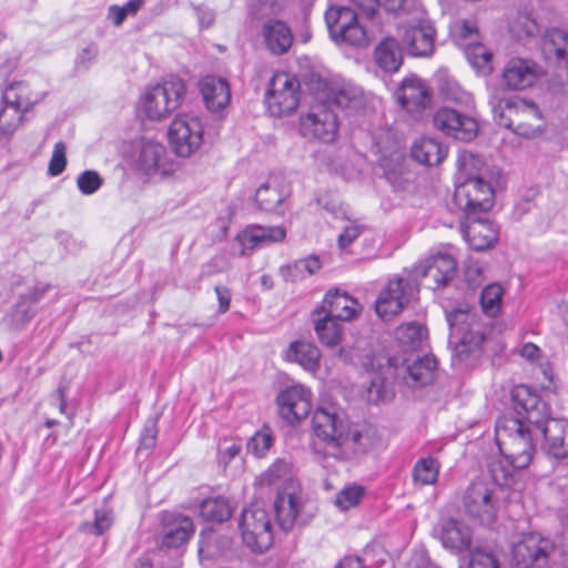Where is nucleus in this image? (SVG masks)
Listing matches in <instances>:
<instances>
[{
    "instance_id": "obj_1",
    "label": "nucleus",
    "mask_w": 568,
    "mask_h": 568,
    "mask_svg": "<svg viewBox=\"0 0 568 568\" xmlns=\"http://www.w3.org/2000/svg\"><path fill=\"white\" fill-rule=\"evenodd\" d=\"M314 440L312 448L323 459L346 462L366 453L374 446L367 428L352 425L337 408L318 407L312 417Z\"/></svg>"
},
{
    "instance_id": "obj_2",
    "label": "nucleus",
    "mask_w": 568,
    "mask_h": 568,
    "mask_svg": "<svg viewBox=\"0 0 568 568\" xmlns=\"http://www.w3.org/2000/svg\"><path fill=\"white\" fill-rule=\"evenodd\" d=\"M511 399L514 412L534 425L537 434L542 435V452L551 458L566 459L568 457V446L565 443L567 422L550 418L548 404L526 385L516 386L511 392Z\"/></svg>"
},
{
    "instance_id": "obj_3",
    "label": "nucleus",
    "mask_w": 568,
    "mask_h": 568,
    "mask_svg": "<svg viewBox=\"0 0 568 568\" xmlns=\"http://www.w3.org/2000/svg\"><path fill=\"white\" fill-rule=\"evenodd\" d=\"M262 488L275 491L274 511L283 530H291L303 507L301 487L295 479L292 460L277 458L255 480Z\"/></svg>"
},
{
    "instance_id": "obj_4",
    "label": "nucleus",
    "mask_w": 568,
    "mask_h": 568,
    "mask_svg": "<svg viewBox=\"0 0 568 568\" xmlns=\"http://www.w3.org/2000/svg\"><path fill=\"white\" fill-rule=\"evenodd\" d=\"M386 10L404 18L398 32L412 55L433 54L436 32L419 0H386Z\"/></svg>"
},
{
    "instance_id": "obj_5",
    "label": "nucleus",
    "mask_w": 568,
    "mask_h": 568,
    "mask_svg": "<svg viewBox=\"0 0 568 568\" xmlns=\"http://www.w3.org/2000/svg\"><path fill=\"white\" fill-rule=\"evenodd\" d=\"M480 163L479 158L468 152H464L458 159L454 203L465 213V219L487 212L494 205L495 192L491 184L473 172Z\"/></svg>"
},
{
    "instance_id": "obj_6",
    "label": "nucleus",
    "mask_w": 568,
    "mask_h": 568,
    "mask_svg": "<svg viewBox=\"0 0 568 568\" xmlns=\"http://www.w3.org/2000/svg\"><path fill=\"white\" fill-rule=\"evenodd\" d=\"M516 416H503L495 426L496 443L500 454L515 469L529 466L535 454L534 425L515 412Z\"/></svg>"
},
{
    "instance_id": "obj_7",
    "label": "nucleus",
    "mask_w": 568,
    "mask_h": 568,
    "mask_svg": "<svg viewBox=\"0 0 568 568\" xmlns=\"http://www.w3.org/2000/svg\"><path fill=\"white\" fill-rule=\"evenodd\" d=\"M450 327L449 343L454 345L453 361L466 363L480 353L488 326L480 315L470 310L456 308L447 314Z\"/></svg>"
},
{
    "instance_id": "obj_8",
    "label": "nucleus",
    "mask_w": 568,
    "mask_h": 568,
    "mask_svg": "<svg viewBox=\"0 0 568 568\" xmlns=\"http://www.w3.org/2000/svg\"><path fill=\"white\" fill-rule=\"evenodd\" d=\"M503 91H495L489 99L493 113L500 125L513 128L526 138H535L541 133V112L530 101L513 100L501 97Z\"/></svg>"
},
{
    "instance_id": "obj_9",
    "label": "nucleus",
    "mask_w": 568,
    "mask_h": 568,
    "mask_svg": "<svg viewBox=\"0 0 568 568\" xmlns=\"http://www.w3.org/2000/svg\"><path fill=\"white\" fill-rule=\"evenodd\" d=\"M44 97V92H33L24 81L8 84L2 92L4 108L0 110V131L12 134L21 124L23 114L31 111Z\"/></svg>"
},
{
    "instance_id": "obj_10",
    "label": "nucleus",
    "mask_w": 568,
    "mask_h": 568,
    "mask_svg": "<svg viewBox=\"0 0 568 568\" xmlns=\"http://www.w3.org/2000/svg\"><path fill=\"white\" fill-rule=\"evenodd\" d=\"M184 93V82L171 77L144 92L141 99L142 110L152 121L165 119L181 105Z\"/></svg>"
},
{
    "instance_id": "obj_11",
    "label": "nucleus",
    "mask_w": 568,
    "mask_h": 568,
    "mask_svg": "<svg viewBox=\"0 0 568 568\" xmlns=\"http://www.w3.org/2000/svg\"><path fill=\"white\" fill-rule=\"evenodd\" d=\"M239 528L244 545L253 552L262 554L273 544L270 514L258 503H254L243 509Z\"/></svg>"
},
{
    "instance_id": "obj_12",
    "label": "nucleus",
    "mask_w": 568,
    "mask_h": 568,
    "mask_svg": "<svg viewBox=\"0 0 568 568\" xmlns=\"http://www.w3.org/2000/svg\"><path fill=\"white\" fill-rule=\"evenodd\" d=\"M325 22L329 37L335 43L355 47L367 43L366 30L353 9L345 6H331L325 12Z\"/></svg>"
},
{
    "instance_id": "obj_13",
    "label": "nucleus",
    "mask_w": 568,
    "mask_h": 568,
    "mask_svg": "<svg viewBox=\"0 0 568 568\" xmlns=\"http://www.w3.org/2000/svg\"><path fill=\"white\" fill-rule=\"evenodd\" d=\"M300 101V82L287 72H275L270 80L265 102L270 113L283 116L294 112Z\"/></svg>"
},
{
    "instance_id": "obj_14",
    "label": "nucleus",
    "mask_w": 568,
    "mask_h": 568,
    "mask_svg": "<svg viewBox=\"0 0 568 568\" xmlns=\"http://www.w3.org/2000/svg\"><path fill=\"white\" fill-rule=\"evenodd\" d=\"M463 505L466 514L483 525H491L496 519L498 500L488 483L473 481L464 495Z\"/></svg>"
},
{
    "instance_id": "obj_15",
    "label": "nucleus",
    "mask_w": 568,
    "mask_h": 568,
    "mask_svg": "<svg viewBox=\"0 0 568 568\" xmlns=\"http://www.w3.org/2000/svg\"><path fill=\"white\" fill-rule=\"evenodd\" d=\"M168 134L174 152L179 156L187 158L202 144L203 125L197 116L179 114L172 121Z\"/></svg>"
},
{
    "instance_id": "obj_16",
    "label": "nucleus",
    "mask_w": 568,
    "mask_h": 568,
    "mask_svg": "<svg viewBox=\"0 0 568 568\" xmlns=\"http://www.w3.org/2000/svg\"><path fill=\"white\" fill-rule=\"evenodd\" d=\"M456 262L448 254H436L414 265L412 276L414 281H424L430 290L440 288L454 277Z\"/></svg>"
},
{
    "instance_id": "obj_17",
    "label": "nucleus",
    "mask_w": 568,
    "mask_h": 568,
    "mask_svg": "<svg viewBox=\"0 0 568 568\" xmlns=\"http://www.w3.org/2000/svg\"><path fill=\"white\" fill-rule=\"evenodd\" d=\"M300 124L302 135L307 139L331 143L337 136V115L325 104L312 106L311 111L301 118Z\"/></svg>"
},
{
    "instance_id": "obj_18",
    "label": "nucleus",
    "mask_w": 568,
    "mask_h": 568,
    "mask_svg": "<svg viewBox=\"0 0 568 568\" xmlns=\"http://www.w3.org/2000/svg\"><path fill=\"white\" fill-rule=\"evenodd\" d=\"M415 292L414 285L405 278L390 280L375 302L377 315L387 321L397 315L409 303Z\"/></svg>"
},
{
    "instance_id": "obj_19",
    "label": "nucleus",
    "mask_w": 568,
    "mask_h": 568,
    "mask_svg": "<svg viewBox=\"0 0 568 568\" xmlns=\"http://www.w3.org/2000/svg\"><path fill=\"white\" fill-rule=\"evenodd\" d=\"M554 549L550 540L529 534L514 545L513 557L517 568H542Z\"/></svg>"
},
{
    "instance_id": "obj_20",
    "label": "nucleus",
    "mask_w": 568,
    "mask_h": 568,
    "mask_svg": "<svg viewBox=\"0 0 568 568\" xmlns=\"http://www.w3.org/2000/svg\"><path fill=\"white\" fill-rule=\"evenodd\" d=\"M49 290V284H37L27 292L19 294L17 302L3 318L6 326L10 331H22L38 313L37 304Z\"/></svg>"
},
{
    "instance_id": "obj_21",
    "label": "nucleus",
    "mask_w": 568,
    "mask_h": 568,
    "mask_svg": "<svg viewBox=\"0 0 568 568\" xmlns=\"http://www.w3.org/2000/svg\"><path fill=\"white\" fill-rule=\"evenodd\" d=\"M434 125L444 134L463 141L473 140L478 130L474 118L448 106L438 109L433 118Z\"/></svg>"
},
{
    "instance_id": "obj_22",
    "label": "nucleus",
    "mask_w": 568,
    "mask_h": 568,
    "mask_svg": "<svg viewBox=\"0 0 568 568\" xmlns=\"http://www.w3.org/2000/svg\"><path fill=\"white\" fill-rule=\"evenodd\" d=\"M280 415L290 424L304 419L312 408V393L303 385L286 387L277 396Z\"/></svg>"
},
{
    "instance_id": "obj_23",
    "label": "nucleus",
    "mask_w": 568,
    "mask_h": 568,
    "mask_svg": "<svg viewBox=\"0 0 568 568\" xmlns=\"http://www.w3.org/2000/svg\"><path fill=\"white\" fill-rule=\"evenodd\" d=\"M362 307L359 303L346 294L345 292H341L338 288L329 290L320 306H317L313 315L314 316H324L331 318L335 322L338 321H351L355 318Z\"/></svg>"
},
{
    "instance_id": "obj_24",
    "label": "nucleus",
    "mask_w": 568,
    "mask_h": 568,
    "mask_svg": "<svg viewBox=\"0 0 568 568\" xmlns=\"http://www.w3.org/2000/svg\"><path fill=\"white\" fill-rule=\"evenodd\" d=\"M542 74V68L534 60L513 58L503 70V80L509 89L524 90L537 83Z\"/></svg>"
},
{
    "instance_id": "obj_25",
    "label": "nucleus",
    "mask_w": 568,
    "mask_h": 568,
    "mask_svg": "<svg viewBox=\"0 0 568 568\" xmlns=\"http://www.w3.org/2000/svg\"><path fill=\"white\" fill-rule=\"evenodd\" d=\"M136 164L139 170L148 176H164L172 172L165 146L153 140L142 142Z\"/></svg>"
},
{
    "instance_id": "obj_26",
    "label": "nucleus",
    "mask_w": 568,
    "mask_h": 568,
    "mask_svg": "<svg viewBox=\"0 0 568 568\" xmlns=\"http://www.w3.org/2000/svg\"><path fill=\"white\" fill-rule=\"evenodd\" d=\"M285 236L286 231L282 226H252L239 233L235 241L240 254L246 255L262 245L281 242Z\"/></svg>"
},
{
    "instance_id": "obj_27",
    "label": "nucleus",
    "mask_w": 568,
    "mask_h": 568,
    "mask_svg": "<svg viewBox=\"0 0 568 568\" xmlns=\"http://www.w3.org/2000/svg\"><path fill=\"white\" fill-rule=\"evenodd\" d=\"M463 232L466 241L476 251L491 247L498 240V230L486 219L471 215L466 219Z\"/></svg>"
},
{
    "instance_id": "obj_28",
    "label": "nucleus",
    "mask_w": 568,
    "mask_h": 568,
    "mask_svg": "<svg viewBox=\"0 0 568 568\" xmlns=\"http://www.w3.org/2000/svg\"><path fill=\"white\" fill-rule=\"evenodd\" d=\"M400 104L408 111L415 112L430 104L432 95L428 87L416 77L406 78L397 92Z\"/></svg>"
},
{
    "instance_id": "obj_29",
    "label": "nucleus",
    "mask_w": 568,
    "mask_h": 568,
    "mask_svg": "<svg viewBox=\"0 0 568 568\" xmlns=\"http://www.w3.org/2000/svg\"><path fill=\"white\" fill-rule=\"evenodd\" d=\"M194 534L191 518L182 515H166L163 518L162 545L166 548H178L184 545Z\"/></svg>"
},
{
    "instance_id": "obj_30",
    "label": "nucleus",
    "mask_w": 568,
    "mask_h": 568,
    "mask_svg": "<svg viewBox=\"0 0 568 568\" xmlns=\"http://www.w3.org/2000/svg\"><path fill=\"white\" fill-rule=\"evenodd\" d=\"M199 87L204 103L210 111H221L230 103L231 90L225 79L207 75L200 81Z\"/></svg>"
},
{
    "instance_id": "obj_31",
    "label": "nucleus",
    "mask_w": 568,
    "mask_h": 568,
    "mask_svg": "<svg viewBox=\"0 0 568 568\" xmlns=\"http://www.w3.org/2000/svg\"><path fill=\"white\" fill-rule=\"evenodd\" d=\"M439 539L446 549L457 555L469 551L471 545L470 530L456 519L442 523Z\"/></svg>"
},
{
    "instance_id": "obj_32",
    "label": "nucleus",
    "mask_w": 568,
    "mask_h": 568,
    "mask_svg": "<svg viewBox=\"0 0 568 568\" xmlns=\"http://www.w3.org/2000/svg\"><path fill=\"white\" fill-rule=\"evenodd\" d=\"M377 153H379V165L384 175L392 184H395L403 172L405 155L400 143L393 139L389 145H383L382 141L376 142Z\"/></svg>"
},
{
    "instance_id": "obj_33",
    "label": "nucleus",
    "mask_w": 568,
    "mask_h": 568,
    "mask_svg": "<svg viewBox=\"0 0 568 568\" xmlns=\"http://www.w3.org/2000/svg\"><path fill=\"white\" fill-rule=\"evenodd\" d=\"M262 34L267 49L277 55L287 52L293 43L292 31L282 20H267L262 27Z\"/></svg>"
},
{
    "instance_id": "obj_34",
    "label": "nucleus",
    "mask_w": 568,
    "mask_h": 568,
    "mask_svg": "<svg viewBox=\"0 0 568 568\" xmlns=\"http://www.w3.org/2000/svg\"><path fill=\"white\" fill-rule=\"evenodd\" d=\"M287 196L288 190L271 178L256 190L255 202L262 211L283 214Z\"/></svg>"
},
{
    "instance_id": "obj_35",
    "label": "nucleus",
    "mask_w": 568,
    "mask_h": 568,
    "mask_svg": "<svg viewBox=\"0 0 568 568\" xmlns=\"http://www.w3.org/2000/svg\"><path fill=\"white\" fill-rule=\"evenodd\" d=\"M407 376L405 383L409 386H425L434 381L438 366L433 355L417 356L415 359H405Z\"/></svg>"
},
{
    "instance_id": "obj_36",
    "label": "nucleus",
    "mask_w": 568,
    "mask_h": 568,
    "mask_svg": "<svg viewBox=\"0 0 568 568\" xmlns=\"http://www.w3.org/2000/svg\"><path fill=\"white\" fill-rule=\"evenodd\" d=\"M285 358L300 364L305 371L315 373L320 368V349L311 342L296 341L290 344Z\"/></svg>"
},
{
    "instance_id": "obj_37",
    "label": "nucleus",
    "mask_w": 568,
    "mask_h": 568,
    "mask_svg": "<svg viewBox=\"0 0 568 568\" xmlns=\"http://www.w3.org/2000/svg\"><path fill=\"white\" fill-rule=\"evenodd\" d=\"M375 60L378 67L388 73L397 72L403 64V53L398 41L387 37L375 49Z\"/></svg>"
},
{
    "instance_id": "obj_38",
    "label": "nucleus",
    "mask_w": 568,
    "mask_h": 568,
    "mask_svg": "<svg viewBox=\"0 0 568 568\" xmlns=\"http://www.w3.org/2000/svg\"><path fill=\"white\" fill-rule=\"evenodd\" d=\"M410 153L418 163L432 166L445 159L447 150L436 139L424 136L414 142Z\"/></svg>"
},
{
    "instance_id": "obj_39",
    "label": "nucleus",
    "mask_w": 568,
    "mask_h": 568,
    "mask_svg": "<svg viewBox=\"0 0 568 568\" xmlns=\"http://www.w3.org/2000/svg\"><path fill=\"white\" fill-rule=\"evenodd\" d=\"M542 52L546 59L557 63L568 61V32L562 29H550L542 41Z\"/></svg>"
},
{
    "instance_id": "obj_40",
    "label": "nucleus",
    "mask_w": 568,
    "mask_h": 568,
    "mask_svg": "<svg viewBox=\"0 0 568 568\" xmlns=\"http://www.w3.org/2000/svg\"><path fill=\"white\" fill-rule=\"evenodd\" d=\"M233 511L234 506L223 496L209 497L200 504V515L207 521L224 523L231 518Z\"/></svg>"
},
{
    "instance_id": "obj_41",
    "label": "nucleus",
    "mask_w": 568,
    "mask_h": 568,
    "mask_svg": "<svg viewBox=\"0 0 568 568\" xmlns=\"http://www.w3.org/2000/svg\"><path fill=\"white\" fill-rule=\"evenodd\" d=\"M440 464L432 457L419 458L413 467V480L415 485H434L439 476Z\"/></svg>"
},
{
    "instance_id": "obj_42",
    "label": "nucleus",
    "mask_w": 568,
    "mask_h": 568,
    "mask_svg": "<svg viewBox=\"0 0 568 568\" xmlns=\"http://www.w3.org/2000/svg\"><path fill=\"white\" fill-rule=\"evenodd\" d=\"M396 339L406 351L419 347L426 337L425 327L417 322H409L397 327Z\"/></svg>"
},
{
    "instance_id": "obj_43",
    "label": "nucleus",
    "mask_w": 568,
    "mask_h": 568,
    "mask_svg": "<svg viewBox=\"0 0 568 568\" xmlns=\"http://www.w3.org/2000/svg\"><path fill=\"white\" fill-rule=\"evenodd\" d=\"M321 266L318 256L311 255L286 266L282 272L286 281L297 282L313 275L321 268Z\"/></svg>"
},
{
    "instance_id": "obj_44",
    "label": "nucleus",
    "mask_w": 568,
    "mask_h": 568,
    "mask_svg": "<svg viewBox=\"0 0 568 568\" xmlns=\"http://www.w3.org/2000/svg\"><path fill=\"white\" fill-rule=\"evenodd\" d=\"M314 323L315 332L323 344L334 347L341 343L343 328L338 322L318 316L314 320Z\"/></svg>"
},
{
    "instance_id": "obj_45",
    "label": "nucleus",
    "mask_w": 568,
    "mask_h": 568,
    "mask_svg": "<svg viewBox=\"0 0 568 568\" xmlns=\"http://www.w3.org/2000/svg\"><path fill=\"white\" fill-rule=\"evenodd\" d=\"M503 295L504 290L497 283L489 284L483 288L479 302L486 316L496 317L500 313Z\"/></svg>"
},
{
    "instance_id": "obj_46",
    "label": "nucleus",
    "mask_w": 568,
    "mask_h": 568,
    "mask_svg": "<svg viewBox=\"0 0 568 568\" xmlns=\"http://www.w3.org/2000/svg\"><path fill=\"white\" fill-rule=\"evenodd\" d=\"M465 55L468 62L477 70L484 73H490L491 52L479 42H469L465 47Z\"/></svg>"
},
{
    "instance_id": "obj_47",
    "label": "nucleus",
    "mask_w": 568,
    "mask_h": 568,
    "mask_svg": "<svg viewBox=\"0 0 568 568\" xmlns=\"http://www.w3.org/2000/svg\"><path fill=\"white\" fill-rule=\"evenodd\" d=\"M112 523L113 517L111 511L106 509H97L94 511L93 523H83L79 529L85 534L101 536L111 527Z\"/></svg>"
},
{
    "instance_id": "obj_48",
    "label": "nucleus",
    "mask_w": 568,
    "mask_h": 568,
    "mask_svg": "<svg viewBox=\"0 0 568 568\" xmlns=\"http://www.w3.org/2000/svg\"><path fill=\"white\" fill-rule=\"evenodd\" d=\"M538 31L537 22L528 14H518L510 24L511 34L519 41L535 37Z\"/></svg>"
},
{
    "instance_id": "obj_49",
    "label": "nucleus",
    "mask_w": 568,
    "mask_h": 568,
    "mask_svg": "<svg viewBox=\"0 0 568 568\" xmlns=\"http://www.w3.org/2000/svg\"><path fill=\"white\" fill-rule=\"evenodd\" d=\"M364 494L365 490L362 486H347L336 495L335 505L342 510H348L359 504Z\"/></svg>"
},
{
    "instance_id": "obj_50",
    "label": "nucleus",
    "mask_w": 568,
    "mask_h": 568,
    "mask_svg": "<svg viewBox=\"0 0 568 568\" xmlns=\"http://www.w3.org/2000/svg\"><path fill=\"white\" fill-rule=\"evenodd\" d=\"M468 568H499V561L495 552L485 548H476L470 552ZM460 568H465L460 566Z\"/></svg>"
},
{
    "instance_id": "obj_51",
    "label": "nucleus",
    "mask_w": 568,
    "mask_h": 568,
    "mask_svg": "<svg viewBox=\"0 0 568 568\" xmlns=\"http://www.w3.org/2000/svg\"><path fill=\"white\" fill-rule=\"evenodd\" d=\"M440 93L447 101L455 102L458 105H468L471 102L469 92L460 88L455 81H445L440 84Z\"/></svg>"
},
{
    "instance_id": "obj_52",
    "label": "nucleus",
    "mask_w": 568,
    "mask_h": 568,
    "mask_svg": "<svg viewBox=\"0 0 568 568\" xmlns=\"http://www.w3.org/2000/svg\"><path fill=\"white\" fill-rule=\"evenodd\" d=\"M103 184V180L97 171L87 170L77 179L79 191L84 195L95 193Z\"/></svg>"
},
{
    "instance_id": "obj_53",
    "label": "nucleus",
    "mask_w": 568,
    "mask_h": 568,
    "mask_svg": "<svg viewBox=\"0 0 568 568\" xmlns=\"http://www.w3.org/2000/svg\"><path fill=\"white\" fill-rule=\"evenodd\" d=\"M273 445V437L270 432L263 430L255 433L247 443V450L256 457H263Z\"/></svg>"
},
{
    "instance_id": "obj_54",
    "label": "nucleus",
    "mask_w": 568,
    "mask_h": 568,
    "mask_svg": "<svg viewBox=\"0 0 568 568\" xmlns=\"http://www.w3.org/2000/svg\"><path fill=\"white\" fill-rule=\"evenodd\" d=\"M65 150V144L62 141L54 144L48 168V173L51 176H58L64 171L67 166Z\"/></svg>"
},
{
    "instance_id": "obj_55",
    "label": "nucleus",
    "mask_w": 568,
    "mask_h": 568,
    "mask_svg": "<svg viewBox=\"0 0 568 568\" xmlns=\"http://www.w3.org/2000/svg\"><path fill=\"white\" fill-rule=\"evenodd\" d=\"M359 99V90L352 87H343L333 94V102L343 109L355 104Z\"/></svg>"
},
{
    "instance_id": "obj_56",
    "label": "nucleus",
    "mask_w": 568,
    "mask_h": 568,
    "mask_svg": "<svg viewBox=\"0 0 568 568\" xmlns=\"http://www.w3.org/2000/svg\"><path fill=\"white\" fill-rule=\"evenodd\" d=\"M99 48L95 43H89L75 58V68L78 70H88L98 57Z\"/></svg>"
},
{
    "instance_id": "obj_57",
    "label": "nucleus",
    "mask_w": 568,
    "mask_h": 568,
    "mask_svg": "<svg viewBox=\"0 0 568 568\" xmlns=\"http://www.w3.org/2000/svg\"><path fill=\"white\" fill-rule=\"evenodd\" d=\"M362 233V226L351 224L344 229L338 236V246L341 250L347 248Z\"/></svg>"
},
{
    "instance_id": "obj_58",
    "label": "nucleus",
    "mask_w": 568,
    "mask_h": 568,
    "mask_svg": "<svg viewBox=\"0 0 568 568\" xmlns=\"http://www.w3.org/2000/svg\"><path fill=\"white\" fill-rule=\"evenodd\" d=\"M156 440V427L155 424L152 422L148 424L140 438V447L144 449H150L155 446Z\"/></svg>"
},
{
    "instance_id": "obj_59",
    "label": "nucleus",
    "mask_w": 568,
    "mask_h": 568,
    "mask_svg": "<svg viewBox=\"0 0 568 568\" xmlns=\"http://www.w3.org/2000/svg\"><path fill=\"white\" fill-rule=\"evenodd\" d=\"M483 270L479 264L471 263L465 270V277L469 286L476 287L480 285L483 278Z\"/></svg>"
},
{
    "instance_id": "obj_60",
    "label": "nucleus",
    "mask_w": 568,
    "mask_h": 568,
    "mask_svg": "<svg viewBox=\"0 0 568 568\" xmlns=\"http://www.w3.org/2000/svg\"><path fill=\"white\" fill-rule=\"evenodd\" d=\"M215 293L219 301V313L224 314L230 310L231 291L226 286L216 285Z\"/></svg>"
},
{
    "instance_id": "obj_61",
    "label": "nucleus",
    "mask_w": 568,
    "mask_h": 568,
    "mask_svg": "<svg viewBox=\"0 0 568 568\" xmlns=\"http://www.w3.org/2000/svg\"><path fill=\"white\" fill-rule=\"evenodd\" d=\"M355 6L363 10L367 16H374L378 4L386 9V0H351Z\"/></svg>"
},
{
    "instance_id": "obj_62",
    "label": "nucleus",
    "mask_w": 568,
    "mask_h": 568,
    "mask_svg": "<svg viewBox=\"0 0 568 568\" xmlns=\"http://www.w3.org/2000/svg\"><path fill=\"white\" fill-rule=\"evenodd\" d=\"M195 12L201 27L209 28L213 24L215 13L206 7H196Z\"/></svg>"
},
{
    "instance_id": "obj_63",
    "label": "nucleus",
    "mask_w": 568,
    "mask_h": 568,
    "mask_svg": "<svg viewBox=\"0 0 568 568\" xmlns=\"http://www.w3.org/2000/svg\"><path fill=\"white\" fill-rule=\"evenodd\" d=\"M241 452L239 444H231L227 447L220 450V459L224 465L231 463Z\"/></svg>"
},
{
    "instance_id": "obj_64",
    "label": "nucleus",
    "mask_w": 568,
    "mask_h": 568,
    "mask_svg": "<svg viewBox=\"0 0 568 568\" xmlns=\"http://www.w3.org/2000/svg\"><path fill=\"white\" fill-rule=\"evenodd\" d=\"M520 355L526 359L534 362L539 358L540 349L537 345L532 343H526L520 348Z\"/></svg>"
}]
</instances>
